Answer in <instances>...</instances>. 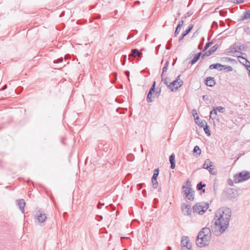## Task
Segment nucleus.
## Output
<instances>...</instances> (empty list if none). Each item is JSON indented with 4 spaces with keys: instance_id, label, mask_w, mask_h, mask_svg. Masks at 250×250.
I'll return each mask as SVG.
<instances>
[{
    "instance_id": "nucleus-30",
    "label": "nucleus",
    "mask_w": 250,
    "mask_h": 250,
    "mask_svg": "<svg viewBox=\"0 0 250 250\" xmlns=\"http://www.w3.org/2000/svg\"><path fill=\"white\" fill-rule=\"evenodd\" d=\"M191 184L189 180H188L186 182V186H183V189H188V188H191Z\"/></svg>"
},
{
    "instance_id": "nucleus-52",
    "label": "nucleus",
    "mask_w": 250,
    "mask_h": 250,
    "mask_svg": "<svg viewBox=\"0 0 250 250\" xmlns=\"http://www.w3.org/2000/svg\"><path fill=\"white\" fill-rule=\"evenodd\" d=\"M7 88V85L6 84H5L2 88H1L0 89V90H4L5 89H6Z\"/></svg>"
},
{
    "instance_id": "nucleus-54",
    "label": "nucleus",
    "mask_w": 250,
    "mask_h": 250,
    "mask_svg": "<svg viewBox=\"0 0 250 250\" xmlns=\"http://www.w3.org/2000/svg\"><path fill=\"white\" fill-rule=\"evenodd\" d=\"M161 93V89H160L159 91H157L156 93V95L157 96H159L160 95V94Z\"/></svg>"
},
{
    "instance_id": "nucleus-61",
    "label": "nucleus",
    "mask_w": 250,
    "mask_h": 250,
    "mask_svg": "<svg viewBox=\"0 0 250 250\" xmlns=\"http://www.w3.org/2000/svg\"><path fill=\"white\" fill-rule=\"evenodd\" d=\"M213 25H214L217 26V22H216V21H213Z\"/></svg>"
},
{
    "instance_id": "nucleus-29",
    "label": "nucleus",
    "mask_w": 250,
    "mask_h": 250,
    "mask_svg": "<svg viewBox=\"0 0 250 250\" xmlns=\"http://www.w3.org/2000/svg\"><path fill=\"white\" fill-rule=\"evenodd\" d=\"M151 181H152L153 188H156L158 185V183L157 179H155V180H154L153 178H151Z\"/></svg>"
},
{
    "instance_id": "nucleus-41",
    "label": "nucleus",
    "mask_w": 250,
    "mask_h": 250,
    "mask_svg": "<svg viewBox=\"0 0 250 250\" xmlns=\"http://www.w3.org/2000/svg\"><path fill=\"white\" fill-rule=\"evenodd\" d=\"M63 61V59L62 58H59L57 60H55L54 61V63H61V62H62Z\"/></svg>"
},
{
    "instance_id": "nucleus-13",
    "label": "nucleus",
    "mask_w": 250,
    "mask_h": 250,
    "mask_svg": "<svg viewBox=\"0 0 250 250\" xmlns=\"http://www.w3.org/2000/svg\"><path fill=\"white\" fill-rule=\"evenodd\" d=\"M193 27V24H190L189 25L188 28L186 30L184 33H182V35L179 38V42L181 41L185 37H186L192 29Z\"/></svg>"
},
{
    "instance_id": "nucleus-3",
    "label": "nucleus",
    "mask_w": 250,
    "mask_h": 250,
    "mask_svg": "<svg viewBox=\"0 0 250 250\" xmlns=\"http://www.w3.org/2000/svg\"><path fill=\"white\" fill-rule=\"evenodd\" d=\"M250 179V172L246 170L242 171L233 176V181L238 183Z\"/></svg>"
},
{
    "instance_id": "nucleus-21",
    "label": "nucleus",
    "mask_w": 250,
    "mask_h": 250,
    "mask_svg": "<svg viewBox=\"0 0 250 250\" xmlns=\"http://www.w3.org/2000/svg\"><path fill=\"white\" fill-rule=\"evenodd\" d=\"M193 153L195 156L198 157L201 153V150L199 146H194L193 150Z\"/></svg>"
},
{
    "instance_id": "nucleus-59",
    "label": "nucleus",
    "mask_w": 250,
    "mask_h": 250,
    "mask_svg": "<svg viewBox=\"0 0 250 250\" xmlns=\"http://www.w3.org/2000/svg\"><path fill=\"white\" fill-rule=\"evenodd\" d=\"M201 191V192H203V193H205V188H203L202 189L200 190Z\"/></svg>"
},
{
    "instance_id": "nucleus-63",
    "label": "nucleus",
    "mask_w": 250,
    "mask_h": 250,
    "mask_svg": "<svg viewBox=\"0 0 250 250\" xmlns=\"http://www.w3.org/2000/svg\"><path fill=\"white\" fill-rule=\"evenodd\" d=\"M142 192L143 194L146 193V190H143Z\"/></svg>"
},
{
    "instance_id": "nucleus-64",
    "label": "nucleus",
    "mask_w": 250,
    "mask_h": 250,
    "mask_svg": "<svg viewBox=\"0 0 250 250\" xmlns=\"http://www.w3.org/2000/svg\"><path fill=\"white\" fill-rule=\"evenodd\" d=\"M181 75H179L176 78L177 79H180Z\"/></svg>"
},
{
    "instance_id": "nucleus-26",
    "label": "nucleus",
    "mask_w": 250,
    "mask_h": 250,
    "mask_svg": "<svg viewBox=\"0 0 250 250\" xmlns=\"http://www.w3.org/2000/svg\"><path fill=\"white\" fill-rule=\"evenodd\" d=\"M230 191L231 193H229V197L230 199H234L238 197V194L235 191H233L232 189L230 190Z\"/></svg>"
},
{
    "instance_id": "nucleus-62",
    "label": "nucleus",
    "mask_w": 250,
    "mask_h": 250,
    "mask_svg": "<svg viewBox=\"0 0 250 250\" xmlns=\"http://www.w3.org/2000/svg\"><path fill=\"white\" fill-rule=\"evenodd\" d=\"M114 77H115V78H117V74L116 73H114Z\"/></svg>"
},
{
    "instance_id": "nucleus-4",
    "label": "nucleus",
    "mask_w": 250,
    "mask_h": 250,
    "mask_svg": "<svg viewBox=\"0 0 250 250\" xmlns=\"http://www.w3.org/2000/svg\"><path fill=\"white\" fill-rule=\"evenodd\" d=\"M183 81L181 79H175L173 81L169 82L168 87L171 91L177 90L182 84Z\"/></svg>"
},
{
    "instance_id": "nucleus-20",
    "label": "nucleus",
    "mask_w": 250,
    "mask_h": 250,
    "mask_svg": "<svg viewBox=\"0 0 250 250\" xmlns=\"http://www.w3.org/2000/svg\"><path fill=\"white\" fill-rule=\"evenodd\" d=\"M202 54V52H200L196 54L193 58V59L190 62V63L191 64H193L196 63L200 59L201 55Z\"/></svg>"
},
{
    "instance_id": "nucleus-10",
    "label": "nucleus",
    "mask_w": 250,
    "mask_h": 250,
    "mask_svg": "<svg viewBox=\"0 0 250 250\" xmlns=\"http://www.w3.org/2000/svg\"><path fill=\"white\" fill-rule=\"evenodd\" d=\"M218 44H215L214 46L211 47L209 50L205 52L203 55L202 56V59H203L205 56H209L214 53L218 48Z\"/></svg>"
},
{
    "instance_id": "nucleus-45",
    "label": "nucleus",
    "mask_w": 250,
    "mask_h": 250,
    "mask_svg": "<svg viewBox=\"0 0 250 250\" xmlns=\"http://www.w3.org/2000/svg\"><path fill=\"white\" fill-rule=\"evenodd\" d=\"M192 14V13H191L190 12H188L184 16V17L182 18V19H184V18L186 19V18H187V17L191 16Z\"/></svg>"
},
{
    "instance_id": "nucleus-60",
    "label": "nucleus",
    "mask_w": 250,
    "mask_h": 250,
    "mask_svg": "<svg viewBox=\"0 0 250 250\" xmlns=\"http://www.w3.org/2000/svg\"><path fill=\"white\" fill-rule=\"evenodd\" d=\"M202 46V44H200L199 45V46H198V48H199V49H201Z\"/></svg>"
},
{
    "instance_id": "nucleus-48",
    "label": "nucleus",
    "mask_w": 250,
    "mask_h": 250,
    "mask_svg": "<svg viewBox=\"0 0 250 250\" xmlns=\"http://www.w3.org/2000/svg\"><path fill=\"white\" fill-rule=\"evenodd\" d=\"M158 176V174L157 173H154L152 178H153L154 180H155V179L157 178Z\"/></svg>"
},
{
    "instance_id": "nucleus-35",
    "label": "nucleus",
    "mask_w": 250,
    "mask_h": 250,
    "mask_svg": "<svg viewBox=\"0 0 250 250\" xmlns=\"http://www.w3.org/2000/svg\"><path fill=\"white\" fill-rule=\"evenodd\" d=\"M210 167L208 170L209 172V173L212 175H216L217 173L216 171H215L214 169V168L211 167Z\"/></svg>"
},
{
    "instance_id": "nucleus-49",
    "label": "nucleus",
    "mask_w": 250,
    "mask_h": 250,
    "mask_svg": "<svg viewBox=\"0 0 250 250\" xmlns=\"http://www.w3.org/2000/svg\"><path fill=\"white\" fill-rule=\"evenodd\" d=\"M202 98L204 101H207L208 100V96L207 95H203Z\"/></svg>"
},
{
    "instance_id": "nucleus-6",
    "label": "nucleus",
    "mask_w": 250,
    "mask_h": 250,
    "mask_svg": "<svg viewBox=\"0 0 250 250\" xmlns=\"http://www.w3.org/2000/svg\"><path fill=\"white\" fill-rule=\"evenodd\" d=\"M194 192L191 188L185 189L183 190V197L187 198L190 201H193L194 199Z\"/></svg>"
},
{
    "instance_id": "nucleus-8",
    "label": "nucleus",
    "mask_w": 250,
    "mask_h": 250,
    "mask_svg": "<svg viewBox=\"0 0 250 250\" xmlns=\"http://www.w3.org/2000/svg\"><path fill=\"white\" fill-rule=\"evenodd\" d=\"M181 209L182 213L184 215L189 216L191 215L192 209L190 205L183 203L181 205Z\"/></svg>"
},
{
    "instance_id": "nucleus-11",
    "label": "nucleus",
    "mask_w": 250,
    "mask_h": 250,
    "mask_svg": "<svg viewBox=\"0 0 250 250\" xmlns=\"http://www.w3.org/2000/svg\"><path fill=\"white\" fill-rule=\"evenodd\" d=\"M241 54L244 55V56H238V58L242 59L244 61V62H242V61H239L240 62L245 65L247 67V69H248V68H250V62L246 58V57L247 56L246 54L242 53H241Z\"/></svg>"
},
{
    "instance_id": "nucleus-1",
    "label": "nucleus",
    "mask_w": 250,
    "mask_h": 250,
    "mask_svg": "<svg viewBox=\"0 0 250 250\" xmlns=\"http://www.w3.org/2000/svg\"><path fill=\"white\" fill-rule=\"evenodd\" d=\"M231 215V210L228 208L223 207L218 209L211 223L210 231L216 236L224 233L229 227Z\"/></svg>"
},
{
    "instance_id": "nucleus-14",
    "label": "nucleus",
    "mask_w": 250,
    "mask_h": 250,
    "mask_svg": "<svg viewBox=\"0 0 250 250\" xmlns=\"http://www.w3.org/2000/svg\"><path fill=\"white\" fill-rule=\"evenodd\" d=\"M38 212L39 214L37 215V219L39 222L41 223L44 222L47 218L45 213H42V211L40 210Z\"/></svg>"
},
{
    "instance_id": "nucleus-31",
    "label": "nucleus",
    "mask_w": 250,
    "mask_h": 250,
    "mask_svg": "<svg viewBox=\"0 0 250 250\" xmlns=\"http://www.w3.org/2000/svg\"><path fill=\"white\" fill-rule=\"evenodd\" d=\"M244 14L245 15L247 20L250 19V9L244 11Z\"/></svg>"
},
{
    "instance_id": "nucleus-22",
    "label": "nucleus",
    "mask_w": 250,
    "mask_h": 250,
    "mask_svg": "<svg viewBox=\"0 0 250 250\" xmlns=\"http://www.w3.org/2000/svg\"><path fill=\"white\" fill-rule=\"evenodd\" d=\"M205 83L207 86L212 87L215 84V79H205Z\"/></svg>"
},
{
    "instance_id": "nucleus-28",
    "label": "nucleus",
    "mask_w": 250,
    "mask_h": 250,
    "mask_svg": "<svg viewBox=\"0 0 250 250\" xmlns=\"http://www.w3.org/2000/svg\"><path fill=\"white\" fill-rule=\"evenodd\" d=\"M222 68V71H224L225 72H230L232 71L233 70L232 67L229 65L227 66L224 65V67H223Z\"/></svg>"
},
{
    "instance_id": "nucleus-44",
    "label": "nucleus",
    "mask_w": 250,
    "mask_h": 250,
    "mask_svg": "<svg viewBox=\"0 0 250 250\" xmlns=\"http://www.w3.org/2000/svg\"><path fill=\"white\" fill-rule=\"evenodd\" d=\"M183 24H184V21L181 20L179 21V23H178L177 26H178V27L181 28L182 26L183 25Z\"/></svg>"
},
{
    "instance_id": "nucleus-43",
    "label": "nucleus",
    "mask_w": 250,
    "mask_h": 250,
    "mask_svg": "<svg viewBox=\"0 0 250 250\" xmlns=\"http://www.w3.org/2000/svg\"><path fill=\"white\" fill-rule=\"evenodd\" d=\"M227 13V11H223V10H221L219 12V14L221 16H225Z\"/></svg>"
},
{
    "instance_id": "nucleus-42",
    "label": "nucleus",
    "mask_w": 250,
    "mask_h": 250,
    "mask_svg": "<svg viewBox=\"0 0 250 250\" xmlns=\"http://www.w3.org/2000/svg\"><path fill=\"white\" fill-rule=\"evenodd\" d=\"M247 20L246 17H245V15L243 14V15L240 18H239L237 20L238 21H244V20Z\"/></svg>"
},
{
    "instance_id": "nucleus-2",
    "label": "nucleus",
    "mask_w": 250,
    "mask_h": 250,
    "mask_svg": "<svg viewBox=\"0 0 250 250\" xmlns=\"http://www.w3.org/2000/svg\"><path fill=\"white\" fill-rule=\"evenodd\" d=\"M211 232L208 228H204L197 236L196 243L198 247L202 248L208 245L211 240Z\"/></svg>"
},
{
    "instance_id": "nucleus-46",
    "label": "nucleus",
    "mask_w": 250,
    "mask_h": 250,
    "mask_svg": "<svg viewBox=\"0 0 250 250\" xmlns=\"http://www.w3.org/2000/svg\"><path fill=\"white\" fill-rule=\"evenodd\" d=\"M228 184L230 186H232L233 185V182L231 179H229L228 181Z\"/></svg>"
},
{
    "instance_id": "nucleus-9",
    "label": "nucleus",
    "mask_w": 250,
    "mask_h": 250,
    "mask_svg": "<svg viewBox=\"0 0 250 250\" xmlns=\"http://www.w3.org/2000/svg\"><path fill=\"white\" fill-rule=\"evenodd\" d=\"M207 208L208 207L207 206L203 207L198 203L193 206V210L194 212L203 214L207 209Z\"/></svg>"
},
{
    "instance_id": "nucleus-18",
    "label": "nucleus",
    "mask_w": 250,
    "mask_h": 250,
    "mask_svg": "<svg viewBox=\"0 0 250 250\" xmlns=\"http://www.w3.org/2000/svg\"><path fill=\"white\" fill-rule=\"evenodd\" d=\"M210 167H212V162L208 159H206L203 165V168L208 169Z\"/></svg>"
},
{
    "instance_id": "nucleus-58",
    "label": "nucleus",
    "mask_w": 250,
    "mask_h": 250,
    "mask_svg": "<svg viewBox=\"0 0 250 250\" xmlns=\"http://www.w3.org/2000/svg\"><path fill=\"white\" fill-rule=\"evenodd\" d=\"M226 59H228L229 61H235L233 59H231L230 58H226Z\"/></svg>"
},
{
    "instance_id": "nucleus-53",
    "label": "nucleus",
    "mask_w": 250,
    "mask_h": 250,
    "mask_svg": "<svg viewBox=\"0 0 250 250\" xmlns=\"http://www.w3.org/2000/svg\"><path fill=\"white\" fill-rule=\"evenodd\" d=\"M97 217L98 218V221H101L103 219V216L101 215H97Z\"/></svg>"
},
{
    "instance_id": "nucleus-23",
    "label": "nucleus",
    "mask_w": 250,
    "mask_h": 250,
    "mask_svg": "<svg viewBox=\"0 0 250 250\" xmlns=\"http://www.w3.org/2000/svg\"><path fill=\"white\" fill-rule=\"evenodd\" d=\"M202 127L204 128V130L206 135L208 137L210 136L211 132L209 130V126L208 125L207 123H206V124H205V126H203Z\"/></svg>"
},
{
    "instance_id": "nucleus-17",
    "label": "nucleus",
    "mask_w": 250,
    "mask_h": 250,
    "mask_svg": "<svg viewBox=\"0 0 250 250\" xmlns=\"http://www.w3.org/2000/svg\"><path fill=\"white\" fill-rule=\"evenodd\" d=\"M169 162L171 164L170 168L174 169L175 167V157L174 154L170 155L169 158Z\"/></svg>"
},
{
    "instance_id": "nucleus-55",
    "label": "nucleus",
    "mask_w": 250,
    "mask_h": 250,
    "mask_svg": "<svg viewBox=\"0 0 250 250\" xmlns=\"http://www.w3.org/2000/svg\"><path fill=\"white\" fill-rule=\"evenodd\" d=\"M134 36V35L132 34H129L128 37H127V39H130V38H132Z\"/></svg>"
},
{
    "instance_id": "nucleus-7",
    "label": "nucleus",
    "mask_w": 250,
    "mask_h": 250,
    "mask_svg": "<svg viewBox=\"0 0 250 250\" xmlns=\"http://www.w3.org/2000/svg\"><path fill=\"white\" fill-rule=\"evenodd\" d=\"M182 250H188V247H191V244L187 236H184L182 238L181 242Z\"/></svg>"
},
{
    "instance_id": "nucleus-25",
    "label": "nucleus",
    "mask_w": 250,
    "mask_h": 250,
    "mask_svg": "<svg viewBox=\"0 0 250 250\" xmlns=\"http://www.w3.org/2000/svg\"><path fill=\"white\" fill-rule=\"evenodd\" d=\"M168 65H169V62L168 61H167L165 62L164 67L163 68V72H162V75H161L162 78H163V77L165 76V74H164L165 72H166L167 70V68H168Z\"/></svg>"
},
{
    "instance_id": "nucleus-36",
    "label": "nucleus",
    "mask_w": 250,
    "mask_h": 250,
    "mask_svg": "<svg viewBox=\"0 0 250 250\" xmlns=\"http://www.w3.org/2000/svg\"><path fill=\"white\" fill-rule=\"evenodd\" d=\"M216 109L221 113H224L225 111V108L222 106H217Z\"/></svg>"
},
{
    "instance_id": "nucleus-15",
    "label": "nucleus",
    "mask_w": 250,
    "mask_h": 250,
    "mask_svg": "<svg viewBox=\"0 0 250 250\" xmlns=\"http://www.w3.org/2000/svg\"><path fill=\"white\" fill-rule=\"evenodd\" d=\"M248 48L247 45L242 44L241 45H236L234 44V52H239L240 51H246Z\"/></svg>"
},
{
    "instance_id": "nucleus-56",
    "label": "nucleus",
    "mask_w": 250,
    "mask_h": 250,
    "mask_svg": "<svg viewBox=\"0 0 250 250\" xmlns=\"http://www.w3.org/2000/svg\"><path fill=\"white\" fill-rule=\"evenodd\" d=\"M167 79H162V82L164 81L165 83H166L167 84Z\"/></svg>"
},
{
    "instance_id": "nucleus-19",
    "label": "nucleus",
    "mask_w": 250,
    "mask_h": 250,
    "mask_svg": "<svg viewBox=\"0 0 250 250\" xmlns=\"http://www.w3.org/2000/svg\"><path fill=\"white\" fill-rule=\"evenodd\" d=\"M141 55H142V53L139 52L138 49L135 48L131 50V54L129 55V56H132L134 57L139 56L141 57Z\"/></svg>"
},
{
    "instance_id": "nucleus-24",
    "label": "nucleus",
    "mask_w": 250,
    "mask_h": 250,
    "mask_svg": "<svg viewBox=\"0 0 250 250\" xmlns=\"http://www.w3.org/2000/svg\"><path fill=\"white\" fill-rule=\"evenodd\" d=\"M217 109H216L215 107H214L212 111H211L210 112V116H209L210 119L214 120V119L216 118V116L217 115Z\"/></svg>"
},
{
    "instance_id": "nucleus-16",
    "label": "nucleus",
    "mask_w": 250,
    "mask_h": 250,
    "mask_svg": "<svg viewBox=\"0 0 250 250\" xmlns=\"http://www.w3.org/2000/svg\"><path fill=\"white\" fill-rule=\"evenodd\" d=\"M223 67H224V65L217 63L210 65L209 68L210 69H216L219 71H222Z\"/></svg>"
},
{
    "instance_id": "nucleus-33",
    "label": "nucleus",
    "mask_w": 250,
    "mask_h": 250,
    "mask_svg": "<svg viewBox=\"0 0 250 250\" xmlns=\"http://www.w3.org/2000/svg\"><path fill=\"white\" fill-rule=\"evenodd\" d=\"M152 93L150 92H148L147 95L146 97V101L148 103H150L152 102V100L151 99L152 98Z\"/></svg>"
},
{
    "instance_id": "nucleus-50",
    "label": "nucleus",
    "mask_w": 250,
    "mask_h": 250,
    "mask_svg": "<svg viewBox=\"0 0 250 250\" xmlns=\"http://www.w3.org/2000/svg\"><path fill=\"white\" fill-rule=\"evenodd\" d=\"M129 72L128 71H125V74L126 75V76L127 77V78H129Z\"/></svg>"
},
{
    "instance_id": "nucleus-12",
    "label": "nucleus",
    "mask_w": 250,
    "mask_h": 250,
    "mask_svg": "<svg viewBox=\"0 0 250 250\" xmlns=\"http://www.w3.org/2000/svg\"><path fill=\"white\" fill-rule=\"evenodd\" d=\"M16 203L18 206L20 210L23 213L24 212V207L25 206V202L23 199L17 200Z\"/></svg>"
},
{
    "instance_id": "nucleus-5",
    "label": "nucleus",
    "mask_w": 250,
    "mask_h": 250,
    "mask_svg": "<svg viewBox=\"0 0 250 250\" xmlns=\"http://www.w3.org/2000/svg\"><path fill=\"white\" fill-rule=\"evenodd\" d=\"M191 113L193 115L195 123L201 128H202L203 126H205V124H206V121L205 120L201 121H200L199 116L196 110L195 109H192Z\"/></svg>"
},
{
    "instance_id": "nucleus-57",
    "label": "nucleus",
    "mask_w": 250,
    "mask_h": 250,
    "mask_svg": "<svg viewBox=\"0 0 250 250\" xmlns=\"http://www.w3.org/2000/svg\"><path fill=\"white\" fill-rule=\"evenodd\" d=\"M132 156L131 155L129 156V155H128L127 156V160L129 161H131L132 160L131 159H130V157Z\"/></svg>"
},
{
    "instance_id": "nucleus-32",
    "label": "nucleus",
    "mask_w": 250,
    "mask_h": 250,
    "mask_svg": "<svg viewBox=\"0 0 250 250\" xmlns=\"http://www.w3.org/2000/svg\"><path fill=\"white\" fill-rule=\"evenodd\" d=\"M155 85H156V82L154 81L153 83V84L151 85L150 88L149 89V90L148 92H150L151 93H153V92H155Z\"/></svg>"
},
{
    "instance_id": "nucleus-39",
    "label": "nucleus",
    "mask_w": 250,
    "mask_h": 250,
    "mask_svg": "<svg viewBox=\"0 0 250 250\" xmlns=\"http://www.w3.org/2000/svg\"><path fill=\"white\" fill-rule=\"evenodd\" d=\"M244 0H231V2L234 3L240 4L243 3Z\"/></svg>"
},
{
    "instance_id": "nucleus-37",
    "label": "nucleus",
    "mask_w": 250,
    "mask_h": 250,
    "mask_svg": "<svg viewBox=\"0 0 250 250\" xmlns=\"http://www.w3.org/2000/svg\"><path fill=\"white\" fill-rule=\"evenodd\" d=\"M172 46V39H170L168 41L167 44V45L166 49L167 50L170 49Z\"/></svg>"
},
{
    "instance_id": "nucleus-27",
    "label": "nucleus",
    "mask_w": 250,
    "mask_h": 250,
    "mask_svg": "<svg viewBox=\"0 0 250 250\" xmlns=\"http://www.w3.org/2000/svg\"><path fill=\"white\" fill-rule=\"evenodd\" d=\"M206 186L205 184L203 183L202 182H200L197 185L196 188L198 190H200Z\"/></svg>"
},
{
    "instance_id": "nucleus-40",
    "label": "nucleus",
    "mask_w": 250,
    "mask_h": 250,
    "mask_svg": "<svg viewBox=\"0 0 250 250\" xmlns=\"http://www.w3.org/2000/svg\"><path fill=\"white\" fill-rule=\"evenodd\" d=\"M22 90H23V87L19 86L16 88V89L15 90V91L17 94H19L20 93H21V91Z\"/></svg>"
},
{
    "instance_id": "nucleus-38",
    "label": "nucleus",
    "mask_w": 250,
    "mask_h": 250,
    "mask_svg": "<svg viewBox=\"0 0 250 250\" xmlns=\"http://www.w3.org/2000/svg\"><path fill=\"white\" fill-rule=\"evenodd\" d=\"M180 30H181V28L178 27V26H177V27L175 29V32H174V36L175 37H176L179 34V33L180 31Z\"/></svg>"
},
{
    "instance_id": "nucleus-34",
    "label": "nucleus",
    "mask_w": 250,
    "mask_h": 250,
    "mask_svg": "<svg viewBox=\"0 0 250 250\" xmlns=\"http://www.w3.org/2000/svg\"><path fill=\"white\" fill-rule=\"evenodd\" d=\"M213 41L207 42L204 46L203 51L206 50L213 43Z\"/></svg>"
},
{
    "instance_id": "nucleus-47",
    "label": "nucleus",
    "mask_w": 250,
    "mask_h": 250,
    "mask_svg": "<svg viewBox=\"0 0 250 250\" xmlns=\"http://www.w3.org/2000/svg\"><path fill=\"white\" fill-rule=\"evenodd\" d=\"M104 203H103V204H101L100 203H99L98 204V205H97V208H98V209H101V208H102V206H104Z\"/></svg>"
},
{
    "instance_id": "nucleus-51",
    "label": "nucleus",
    "mask_w": 250,
    "mask_h": 250,
    "mask_svg": "<svg viewBox=\"0 0 250 250\" xmlns=\"http://www.w3.org/2000/svg\"><path fill=\"white\" fill-rule=\"evenodd\" d=\"M154 173H157L159 175V169L158 168H156L154 170Z\"/></svg>"
}]
</instances>
